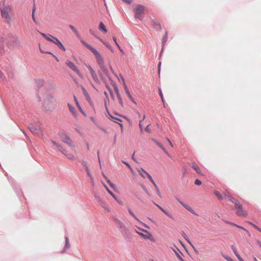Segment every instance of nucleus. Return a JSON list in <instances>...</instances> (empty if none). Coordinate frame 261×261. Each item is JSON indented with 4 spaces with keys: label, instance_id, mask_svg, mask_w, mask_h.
I'll return each instance as SVG.
<instances>
[{
    "label": "nucleus",
    "instance_id": "obj_56",
    "mask_svg": "<svg viewBox=\"0 0 261 261\" xmlns=\"http://www.w3.org/2000/svg\"><path fill=\"white\" fill-rule=\"evenodd\" d=\"M14 44H15V45H17V44H18V41H17V39H15V40H14Z\"/></svg>",
    "mask_w": 261,
    "mask_h": 261
},
{
    "label": "nucleus",
    "instance_id": "obj_10",
    "mask_svg": "<svg viewBox=\"0 0 261 261\" xmlns=\"http://www.w3.org/2000/svg\"><path fill=\"white\" fill-rule=\"evenodd\" d=\"M138 172L142 178H148L149 179H152V178H151V176H150V175L149 173H148L147 172L144 171L142 168L139 169L138 170Z\"/></svg>",
    "mask_w": 261,
    "mask_h": 261
},
{
    "label": "nucleus",
    "instance_id": "obj_7",
    "mask_svg": "<svg viewBox=\"0 0 261 261\" xmlns=\"http://www.w3.org/2000/svg\"><path fill=\"white\" fill-rule=\"evenodd\" d=\"M59 136L63 142L65 143L70 146L73 145V142L66 134L63 132H60L59 133Z\"/></svg>",
    "mask_w": 261,
    "mask_h": 261
},
{
    "label": "nucleus",
    "instance_id": "obj_61",
    "mask_svg": "<svg viewBox=\"0 0 261 261\" xmlns=\"http://www.w3.org/2000/svg\"><path fill=\"white\" fill-rule=\"evenodd\" d=\"M78 108L79 109L81 112H82V110L80 106L78 107Z\"/></svg>",
    "mask_w": 261,
    "mask_h": 261
},
{
    "label": "nucleus",
    "instance_id": "obj_40",
    "mask_svg": "<svg viewBox=\"0 0 261 261\" xmlns=\"http://www.w3.org/2000/svg\"><path fill=\"white\" fill-rule=\"evenodd\" d=\"M145 131L150 133V127H149V125H148L146 128H145Z\"/></svg>",
    "mask_w": 261,
    "mask_h": 261
},
{
    "label": "nucleus",
    "instance_id": "obj_19",
    "mask_svg": "<svg viewBox=\"0 0 261 261\" xmlns=\"http://www.w3.org/2000/svg\"><path fill=\"white\" fill-rule=\"evenodd\" d=\"M99 30L100 31L103 32V33H107V30L104 24L102 22H100L99 23Z\"/></svg>",
    "mask_w": 261,
    "mask_h": 261
},
{
    "label": "nucleus",
    "instance_id": "obj_41",
    "mask_svg": "<svg viewBox=\"0 0 261 261\" xmlns=\"http://www.w3.org/2000/svg\"><path fill=\"white\" fill-rule=\"evenodd\" d=\"M202 182L201 180H195V184L197 186H199L201 185Z\"/></svg>",
    "mask_w": 261,
    "mask_h": 261
},
{
    "label": "nucleus",
    "instance_id": "obj_3",
    "mask_svg": "<svg viewBox=\"0 0 261 261\" xmlns=\"http://www.w3.org/2000/svg\"><path fill=\"white\" fill-rule=\"evenodd\" d=\"M134 9L135 17L141 19L145 10V7L142 5H137L134 6Z\"/></svg>",
    "mask_w": 261,
    "mask_h": 261
},
{
    "label": "nucleus",
    "instance_id": "obj_49",
    "mask_svg": "<svg viewBox=\"0 0 261 261\" xmlns=\"http://www.w3.org/2000/svg\"><path fill=\"white\" fill-rule=\"evenodd\" d=\"M83 89V94L84 95H86L88 94V92H87V91L86 90V89L84 88H82Z\"/></svg>",
    "mask_w": 261,
    "mask_h": 261
},
{
    "label": "nucleus",
    "instance_id": "obj_13",
    "mask_svg": "<svg viewBox=\"0 0 261 261\" xmlns=\"http://www.w3.org/2000/svg\"><path fill=\"white\" fill-rule=\"evenodd\" d=\"M179 203L185 208H186L188 211H189V212H190L191 213L195 215H197V214L195 213V212L194 211V210L190 206H189V205L188 204H186L185 203H184L183 202L181 201H179Z\"/></svg>",
    "mask_w": 261,
    "mask_h": 261
},
{
    "label": "nucleus",
    "instance_id": "obj_22",
    "mask_svg": "<svg viewBox=\"0 0 261 261\" xmlns=\"http://www.w3.org/2000/svg\"><path fill=\"white\" fill-rule=\"evenodd\" d=\"M192 168L198 174H201L200 171H199V168L197 165H196L195 163H192Z\"/></svg>",
    "mask_w": 261,
    "mask_h": 261
},
{
    "label": "nucleus",
    "instance_id": "obj_32",
    "mask_svg": "<svg viewBox=\"0 0 261 261\" xmlns=\"http://www.w3.org/2000/svg\"><path fill=\"white\" fill-rule=\"evenodd\" d=\"M128 212L129 214L132 216L136 220H137L138 222H140V221L135 216L134 214L133 213V212L131 211V210H128Z\"/></svg>",
    "mask_w": 261,
    "mask_h": 261
},
{
    "label": "nucleus",
    "instance_id": "obj_57",
    "mask_svg": "<svg viewBox=\"0 0 261 261\" xmlns=\"http://www.w3.org/2000/svg\"><path fill=\"white\" fill-rule=\"evenodd\" d=\"M134 155H135V152L133 153L132 156V159L134 160V161H135V159L134 158Z\"/></svg>",
    "mask_w": 261,
    "mask_h": 261
},
{
    "label": "nucleus",
    "instance_id": "obj_63",
    "mask_svg": "<svg viewBox=\"0 0 261 261\" xmlns=\"http://www.w3.org/2000/svg\"><path fill=\"white\" fill-rule=\"evenodd\" d=\"M254 261H258L256 257H253Z\"/></svg>",
    "mask_w": 261,
    "mask_h": 261
},
{
    "label": "nucleus",
    "instance_id": "obj_58",
    "mask_svg": "<svg viewBox=\"0 0 261 261\" xmlns=\"http://www.w3.org/2000/svg\"><path fill=\"white\" fill-rule=\"evenodd\" d=\"M257 242L258 244L259 245V246L261 247V241H257Z\"/></svg>",
    "mask_w": 261,
    "mask_h": 261
},
{
    "label": "nucleus",
    "instance_id": "obj_18",
    "mask_svg": "<svg viewBox=\"0 0 261 261\" xmlns=\"http://www.w3.org/2000/svg\"><path fill=\"white\" fill-rule=\"evenodd\" d=\"M41 34L42 36H43L47 40L53 42V41L54 39H53V37L50 35H46L44 33H41Z\"/></svg>",
    "mask_w": 261,
    "mask_h": 261
},
{
    "label": "nucleus",
    "instance_id": "obj_44",
    "mask_svg": "<svg viewBox=\"0 0 261 261\" xmlns=\"http://www.w3.org/2000/svg\"><path fill=\"white\" fill-rule=\"evenodd\" d=\"M159 93H160V96H161L163 102H164V98H163V94H162V91H161V90L160 89L159 90Z\"/></svg>",
    "mask_w": 261,
    "mask_h": 261
},
{
    "label": "nucleus",
    "instance_id": "obj_50",
    "mask_svg": "<svg viewBox=\"0 0 261 261\" xmlns=\"http://www.w3.org/2000/svg\"><path fill=\"white\" fill-rule=\"evenodd\" d=\"M115 44H116V45L117 46V47H118V48L119 49V50H120L121 52H122V50L121 49V48H120V47L119 45L118 44V42H116Z\"/></svg>",
    "mask_w": 261,
    "mask_h": 261
},
{
    "label": "nucleus",
    "instance_id": "obj_1",
    "mask_svg": "<svg viewBox=\"0 0 261 261\" xmlns=\"http://www.w3.org/2000/svg\"><path fill=\"white\" fill-rule=\"evenodd\" d=\"M225 197L234 204V209L236 210V214L239 217H246L248 215V212L243 208L240 202L233 197L230 193L225 194Z\"/></svg>",
    "mask_w": 261,
    "mask_h": 261
},
{
    "label": "nucleus",
    "instance_id": "obj_25",
    "mask_svg": "<svg viewBox=\"0 0 261 261\" xmlns=\"http://www.w3.org/2000/svg\"><path fill=\"white\" fill-rule=\"evenodd\" d=\"M233 251L234 254L237 257V258H238L239 261H244L243 260V259L240 256V255L238 253V252L234 249H233Z\"/></svg>",
    "mask_w": 261,
    "mask_h": 261
},
{
    "label": "nucleus",
    "instance_id": "obj_42",
    "mask_svg": "<svg viewBox=\"0 0 261 261\" xmlns=\"http://www.w3.org/2000/svg\"><path fill=\"white\" fill-rule=\"evenodd\" d=\"M39 48H40V51L42 53H47V54H51V53L50 52H46L44 50V49H42L40 45L39 46Z\"/></svg>",
    "mask_w": 261,
    "mask_h": 261
},
{
    "label": "nucleus",
    "instance_id": "obj_6",
    "mask_svg": "<svg viewBox=\"0 0 261 261\" xmlns=\"http://www.w3.org/2000/svg\"><path fill=\"white\" fill-rule=\"evenodd\" d=\"M11 7L9 6H4L1 9L2 16L7 20H10L9 13L11 11Z\"/></svg>",
    "mask_w": 261,
    "mask_h": 261
},
{
    "label": "nucleus",
    "instance_id": "obj_23",
    "mask_svg": "<svg viewBox=\"0 0 261 261\" xmlns=\"http://www.w3.org/2000/svg\"><path fill=\"white\" fill-rule=\"evenodd\" d=\"M68 106L70 111L72 113L73 115L75 116L76 111L75 110V109L73 108V107L72 106L70 103H68Z\"/></svg>",
    "mask_w": 261,
    "mask_h": 261
},
{
    "label": "nucleus",
    "instance_id": "obj_15",
    "mask_svg": "<svg viewBox=\"0 0 261 261\" xmlns=\"http://www.w3.org/2000/svg\"><path fill=\"white\" fill-rule=\"evenodd\" d=\"M114 91L116 94V95H117V97L119 100V102L120 103V104L122 106H123V101H122V98H121V96H120V95L119 93V90H118V88L115 86L114 87Z\"/></svg>",
    "mask_w": 261,
    "mask_h": 261
},
{
    "label": "nucleus",
    "instance_id": "obj_45",
    "mask_svg": "<svg viewBox=\"0 0 261 261\" xmlns=\"http://www.w3.org/2000/svg\"><path fill=\"white\" fill-rule=\"evenodd\" d=\"M122 163H124V164H125L130 170H132V168L128 163H127V162H126L125 161H122Z\"/></svg>",
    "mask_w": 261,
    "mask_h": 261
},
{
    "label": "nucleus",
    "instance_id": "obj_35",
    "mask_svg": "<svg viewBox=\"0 0 261 261\" xmlns=\"http://www.w3.org/2000/svg\"><path fill=\"white\" fill-rule=\"evenodd\" d=\"M156 144L161 147L165 152H167L166 150L165 149V148L162 145V144L159 142L156 143Z\"/></svg>",
    "mask_w": 261,
    "mask_h": 261
},
{
    "label": "nucleus",
    "instance_id": "obj_8",
    "mask_svg": "<svg viewBox=\"0 0 261 261\" xmlns=\"http://www.w3.org/2000/svg\"><path fill=\"white\" fill-rule=\"evenodd\" d=\"M141 230L146 232V234H144L142 232L138 231L137 230H136V232L144 239H148L151 241H154L153 237L150 232L145 229H141Z\"/></svg>",
    "mask_w": 261,
    "mask_h": 261
},
{
    "label": "nucleus",
    "instance_id": "obj_12",
    "mask_svg": "<svg viewBox=\"0 0 261 261\" xmlns=\"http://www.w3.org/2000/svg\"><path fill=\"white\" fill-rule=\"evenodd\" d=\"M53 39H54V40L53 41V42L55 44H56V45H57L60 49H61L63 51H65V50H66L65 48L63 45L62 43L60 41V40L55 37H53Z\"/></svg>",
    "mask_w": 261,
    "mask_h": 261
},
{
    "label": "nucleus",
    "instance_id": "obj_51",
    "mask_svg": "<svg viewBox=\"0 0 261 261\" xmlns=\"http://www.w3.org/2000/svg\"><path fill=\"white\" fill-rule=\"evenodd\" d=\"M226 223H228V224H230V225H233V226H237V224H234V223H233L228 222H227V221H226Z\"/></svg>",
    "mask_w": 261,
    "mask_h": 261
},
{
    "label": "nucleus",
    "instance_id": "obj_17",
    "mask_svg": "<svg viewBox=\"0 0 261 261\" xmlns=\"http://www.w3.org/2000/svg\"><path fill=\"white\" fill-rule=\"evenodd\" d=\"M87 67L88 68L93 79L94 80H97V77L92 68L90 65H87Z\"/></svg>",
    "mask_w": 261,
    "mask_h": 261
},
{
    "label": "nucleus",
    "instance_id": "obj_39",
    "mask_svg": "<svg viewBox=\"0 0 261 261\" xmlns=\"http://www.w3.org/2000/svg\"><path fill=\"white\" fill-rule=\"evenodd\" d=\"M224 257L227 261H234L231 258L228 256H224Z\"/></svg>",
    "mask_w": 261,
    "mask_h": 261
},
{
    "label": "nucleus",
    "instance_id": "obj_43",
    "mask_svg": "<svg viewBox=\"0 0 261 261\" xmlns=\"http://www.w3.org/2000/svg\"><path fill=\"white\" fill-rule=\"evenodd\" d=\"M122 1L127 4H130L132 3V0H122Z\"/></svg>",
    "mask_w": 261,
    "mask_h": 261
},
{
    "label": "nucleus",
    "instance_id": "obj_28",
    "mask_svg": "<svg viewBox=\"0 0 261 261\" xmlns=\"http://www.w3.org/2000/svg\"><path fill=\"white\" fill-rule=\"evenodd\" d=\"M65 240H66V243H65V248H69L70 247V244H69V241L68 238L67 237H66Z\"/></svg>",
    "mask_w": 261,
    "mask_h": 261
},
{
    "label": "nucleus",
    "instance_id": "obj_34",
    "mask_svg": "<svg viewBox=\"0 0 261 261\" xmlns=\"http://www.w3.org/2000/svg\"><path fill=\"white\" fill-rule=\"evenodd\" d=\"M102 42L109 49H110L111 50H112L111 46L109 43H108L107 42H105L104 41H102Z\"/></svg>",
    "mask_w": 261,
    "mask_h": 261
},
{
    "label": "nucleus",
    "instance_id": "obj_24",
    "mask_svg": "<svg viewBox=\"0 0 261 261\" xmlns=\"http://www.w3.org/2000/svg\"><path fill=\"white\" fill-rule=\"evenodd\" d=\"M70 28L71 29V30L73 32V33L75 34V35L77 36V37H79L80 36V34H79V33L78 32V31H77V30L74 27H73V25H70Z\"/></svg>",
    "mask_w": 261,
    "mask_h": 261
},
{
    "label": "nucleus",
    "instance_id": "obj_14",
    "mask_svg": "<svg viewBox=\"0 0 261 261\" xmlns=\"http://www.w3.org/2000/svg\"><path fill=\"white\" fill-rule=\"evenodd\" d=\"M154 204L166 215L169 218H170V219H173V215L169 213L167 211H166V210L164 209L162 207H161V206H160L159 205H158V204H156L154 203Z\"/></svg>",
    "mask_w": 261,
    "mask_h": 261
},
{
    "label": "nucleus",
    "instance_id": "obj_9",
    "mask_svg": "<svg viewBox=\"0 0 261 261\" xmlns=\"http://www.w3.org/2000/svg\"><path fill=\"white\" fill-rule=\"evenodd\" d=\"M65 64L68 67H69L71 70L74 71L77 74H78L79 75H81V72L80 70L78 69L76 66L73 62L69 60H67L66 61Z\"/></svg>",
    "mask_w": 261,
    "mask_h": 261
},
{
    "label": "nucleus",
    "instance_id": "obj_54",
    "mask_svg": "<svg viewBox=\"0 0 261 261\" xmlns=\"http://www.w3.org/2000/svg\"><path fill=\"white\" fill-rule=\"evenodd\" d=\"M74 101H75L76 104H78L79 102H78V101H77V99H76V97L75 96H74Z\"/></svg>",
    "mask_w": 261,
    "mask_h": 261
},
{
    "label": "nucleus",
    "instance_id": "obj_60",
    "mask_svg": "<svg viewBox=\"0 0 261 261\" xmlns=\"http://www.w3.org/2000/svg\"><path fill=\"white\" fill-rule=\"evenodd\" d=\"M91 119L93 123H95V120H94V118H91Z\"/></svg>",
    "mask_w": 261,
    "mask_h": 261
},
{
    "label": "nucleus",
    "instance_id": "obj_29",
    "mask_svg": "<svg viewBox=\"0 0 261 261\" xmlns=\"http://www.w3.org/2000/svg\"><path fill=\"white\" fill-rule=\"evenodd\" d=\"M124 90H125V93H126L127 96L128 97L130 96L131 95V94H130L129 90H128L125 84H124Z\"/></svg>",
    "mask_w": 261,
    "mask_h": 261
},
{
    "label": "nucleus",
    "instance_id": "obj_52",
    "mask_svg": "<svg viewBox=\"0 0 261 261\" xmlns=\"http://www.w3.org/2000/svg\"><path fill=\"white\" fill-rule=\"evenodd\" d=\"M167 141L168 142V143H169V144L170 145V146H171V147H173V144H172L171 142V141H170L168 139H167Z\"/></svg>",
    "mask_w": 261,
    "mask_h": 261
},
{
    "label": "nucleus",
    "instance_id": "obj_31",
    "mask_svg": "<svg viewBox=\"0 0 261 261\" xmlns=\"http://www.w3.org/2000/svg\"><path fill=\"white\" fill-rule=\"evenodd\" d=\"M112 119H113V121L116 123H119V122H121V120L115 117H113L112 116H110Z\"/></svg>",
    "mask_w": 261,
    "mask_h": 261
},
{
    "label": "nucleus",
    "instance_id": "obj_47",
    "mask_svg": "<svg viewBox=\"0 0 261 261\" xmlns=\"http://www.w3.org/2000/svg\"><path fill=\"white\" fill-rule=\"evenodd\" d=\"M139 223H141L143 226H144L145 227L149 229V227L146 224L143 223L142 222L140 221V222H139Z\"/></svg>",
    "mask_w": 261,
    "mask_h": 261
},
{
    "label": "nucleus",
    "instance_id": "obj_46",
    "mask_svg": "<svg viewBox=\"0 0 261 261\" xmlns=\"http://www.w3.org/2000/svg\"><path fill=\"white\" fill-rule=\"evenodd\" d=\"M250 224L251 225H252V226H253L255 229H256L257 230H259V228L258 226H257L256 225H254V224H252V223H250Z\"/></svg>",
    "mask_w": 261,
    "mask_h": 261
},
{
    "label": "nucleus",
    "instance_id": "obj_53",
    "mask_svg": "<svg viewBox=\"0 0 261 261\" xmlns=\"http://www.w3.org/2000/svg\"><path fill=\"white\" fill-rule=\"evenodd\" d=\"M74 101H75L76 104H78L79 102H78V101H77V99H76V97L75 96H74Z\"/></svg>",
    "mask_w": 261,
    "mask_h": 261
},
{
    "label": "nucleus",
    "instance_id": "obj_37",
    "mask_svg": "<svg viewBox=\"0 0 261 261\" xmlns=\"http://www.w3.org/2000/svg\"><path fill=\"white\" fill-rule=\"evenodd\" d=\"M86 100H87L89 102V103H90L92 106H93V103H92V100H91V98H90V96H88V97H86Z\"/></svg>",
    "mask_w": 261,
    "mask_h": 261
},
{
    "label": "nucleus",
    "instance_id": "obj_16",
    "mask_svg": "<svg viewBox=\"0 0 261 261\" xmlns=\"http://www.w3.org/2000/svg\"><path fill=\"white\" fill-rule=\"evenodd\" d=\"M115 225L117 227L119 228H122L124 227V224L123 223L118 219H114V220Z\"/></svg>",
    "mask_w": 261,
    "mask_h": 261
},
{
    "label": "nucleus",
    "instance_id": "obj_64",
    "mask_svg": "<svg viewBox=\"0 0 261 261\" xmlns=\"http://www.w3.org/2000/svg\"><path fill=\"white\" fill-rule=\"evenodd\" d=\"M3 75V73L2 72H1V71L0 70V77H2Z\"/></svg>",
    "mask_w": 261,
    "mask_h": 261
},
{
    "label": "nucleus",
    "instance_id": "obj_33",
    "mask_svg": "<svg viewBox=\"0 0 261 261\" xmlns=\"http://www.w3.org/2000/svg\"><path fill=\"white\" fill-rule=\"evenodd\" d=\"M35 8H34L33 9V10L32 14V17L33 21L35 22H36V19H35Z\"/></svg>",
    "mask_w": 261,
    "mask_h": 261
},
{
    "label": "nucleus",
    "instance_id": "obj_48",
    "mask_svg": "<svg viewBox=\"0 0 261 261\" xmlns=\"http://www.w3.org/2000/svg\"><path fill=\"white\" fill-rule=\"evenodd\" d=\"M236 227H237L238 228L242 229H243V230H245V231H246L247 232H248V231L247 229H246L245 228H244V227H242L241 226H239V225H237V226Z\"/></svg>",
    "mask_w": 261,
    "mask_h": 261
},
{
    "label": "nucleus",
    "instance_id": "obj_5",
    "mask_svg": "<svg viewBox=\"0 0 261 261\" xmlns=\"http://www.w3.org/2000/svg\"><path fill=\"white\" fill-rule=\"evenodd\" d=\"M29 128L34 134L38 136H42L43 135V132L39 125L32 124L30 125Z\"/></svg>",
    "mask_w": 261,
    "mask_h": 261
},
{
    "label": "nucleus",
    "instance_id": "obj_2",
    "mask_svg": "<svg viewBox=\"0 0 261 261\" xmlns=\"http://www.w3.org/2000/svg\"><path fill=\"white\" fill-rule=\"evenodd\" d=\"M82 44L89 50H90L91 53L93 54L95 56V59L96 60V62L101 68L102 69L104 66V60L102 57V56L100 54V53L92 45L88 44L84 40L81 41Z\"/></svg>",
    "mask_w": 261,
    "mask_h": 261
},
{
    "label": "nucleus",
    "instance_id": "obj_11",
    "mask_svg": "<svg viewBox=\"0 0 261 261\" xmlns=\"http://www.w3.org/2000/svg\"><path fill=\"white\" fill-rule=\"evenodd\" d=\"M214 193L217 196V197L218 198V199H219V200H222L223 199H225L228 200L227 198L225 197V194H227V193H229L227 191H226L225 192H224L223 193V194H222L218 191L215 190V191H214Z\"/></svg>",
    "mask_w": 261,
    "mask_h": 261
},
{
    "label": "nucleus",
    "instance_id": "obj_59",
    "mask_svg": "<svg viewBox=\"0 0 261 261\" xmlns=\"http://www.w3.org/2000/svg\"><path fill=\"white\" fill-rule=\"evenodd\" d=\"M113 39L115 43H116V42H117L116 38L115 37H113Z\"/></svg>",
    "mask_w": 261,
    "mask_h": 261
},
{
    "label": "nucleus",
    "instance_id": "obj_62",
    "mask_svg": "<svg viewBox=\"0 0 261 261\" xmlns=\"http://www.w3.org/2000/svg\"><path fill=\"white\" fill-rule=\"evenodd\" d=\"M78 108L79 109L81 112H82V110L80 106L78 107Z\"/></svg>",
    "mask_w": 261,
    "mask_h": 261
},
{
    "label": "nucleus",
    "instance_id": "obj_27",
    "mask_svg": "<svg viewBox=\"0 0 261 261\" xmlns=\"http://www.w3.org/2000/svg\"><path fill=\"white\" fill-rule=\"evenodd\" d=\"M152 183L153 184V185H154V186L155 187L156 192L157 194L160 197H161V192H160V190H159V188H158V187L156 186V185L154 183V180H152Z\"/></svg>",
    "mask_w": 261,
    "mask_h": 261
},
{
    "label": "nucleus",
    "instance_id": "obj_20",
    "mask_svg": "<svg viewBox=\"0 0 261 261\" xmlns=\"http://www.w3.org/2000/svg\"><path fill=\"white\" fill-rule=\"evenodd\" d=\"M153 28L156 30H161V27L160 24L156 21H153Z\"/></svg>",
    "mask_w": 261,
    "mask_h": 261
},
{
    "label": "nucleus",
    "instance_id": "obj_30",
    "mask_svg": "<svg viewBox=\"0 0 261 261\" xmlns=\"http://www.w3.org/2000/svg\"><path fill=\"white\" fill-rule=\"evenodd\" d=\"M65 155H66V156L71 159V160H72L73 158H74V156L73 155H72V154H66V151L65 150H64V152H63Z\"/></svg>",
    "mask_w": 261,
    "mask_h": 261
},
{
    "label": "nucleus",
    "instance_id": "obj_21",
    "mask_svg": "<svg viewBox=\"0 0 261 261\" xmlns=\"http://www.w3.org/2000/svg\"><path fill=\"white\" fill-rule=\"evenodd\" d=\"M51 142L53 143V144H54L55 145H56L57 146V147L58 148V149H59V151H61L62 152H64V149H63L62 147L59 143H58L54 141H52Z\"/></svg>",
    "mask_w": 261,
    "mask_h": 261
},
{
    "label": "nucleus",
    "instance_id": "obj_38",
    "mask_svg": "<svg viewBox=\"0 0 261 261\" xmlns=\"http://www.w3.org/2000/svg\"><path fill=\"white\" fill-rule=\"evenodd\" d=\"M129 99L135 105H137L136 101L135 100V99L133 98V97L130 95V96L128 97Z\"/></svg>",
    "mask_w": 261,
    "mask_h": 261
},
{
    "label": "nucleus",
    "instance_id": "obj_55",
    "mask_svg": "<svg viewBox=\"0 0 261 261\" xmlns=\"http://www.w3.org/2000/svg\"><path fill=\"white\" fill-rule=\"evenodd\" d=\"M178 258L180 260V261H184V259L180 257V255H177Z\"/></svg>",
    "mask_w": 261,
    "mask_h": 261
},
{
    "label": "nucleus",
    "instance_id": "obj_4",
    "mask_svg": "<svg viewBox=\"0 0 261 261\" xmlns=\"http://www.w3.org/2000/svg\"><path fill=\"white\" fill-rule=\"evenodd\" d=\"M103 186L107 189L108 192L119 203H120L117 198L116 195L110 190L109 186L111 187L113 189L116 190V187L115 185L111 182V180H105V182H101Z\"/></svg>",
    "mask_w": 261,
    "mask_h": 261
},
{
    "label": "nucleus",
    "instance_id": "obj_26",
    "mask_svg": "<svg viewBox=\"0 0 261 261\" xmlns=\"http://www.w3.org/2000/svg\"><path fill=\"white\" fill-rule=\"evenodd\" d=\"M187 241L189 243V244L191 245V246L192 247V248L194 249L195 252L196 253H197V250L196 248L195 247V246L193 245V244L191 243V242L190 241L189 239H188L187 238L185 237Z\"/></svg>",
    "mask_w": 261,
    "mask_h": 261
},
{
    "label": "nucleus",
    "instance_id": "obj_36",
    "mask_svg": "<svg viewBox=\"0 0 261 261\" xmlns=\"http://www.w3.org/2000/svg\"><path fill=\"white\" fill-rule=\"evenodd\" d=\"M95 198L96 200L98 202H99L100 204L102 203L101 200V199H100V198H99V196H98L97 195H95Z\"/></svg>",
    "mask_w": 261,
    "mask_h": 261
}]
</instances>
